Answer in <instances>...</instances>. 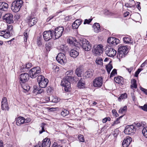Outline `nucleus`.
Masks as SVG:
<instances>
[{
	"mask_svg": "<svg viewBox=\"0 0 147 147\" xmlns=\"http://www.w3.org/2000/svg\"><path fill=\"white\" fill-rule=\"evenodd\" d=\"M54 33V31L52 30L44 31L43 33V36L45 40L47 41L52 38L55 40Z\"/></svg>",
	"mask_w": 147,
	"mask_h": 147,
	"instance_id": "0eeeda50",
	"label": "nucleus"
},
{
	"mask_svg": "<svg viewBox=\"0 0 147 147\" xmlns=\"http://www.w3.org/2000/svg\"><path fill=\"white\" fill-rule=\"evenodd\" d=\"M146 123L144 122L140 123H134L131 125H127L124 130L125 134L129 135L132 133H135L136 129V127L142 128L144 127Z\"/></svg>",
	"mask_w": 147,
	"mask_h": 147,
	"instance_id": "f257e3e1",
	"label": "nucleus"
},
{
	"mask_svg": "<svg viewBox=\"0 0 147 147\" xmlns=\"http://www.w3.org/2000/svg\"><path fill=\"white\" fill-rule=\"evenodd\" d=\"M46 78H45L42 75H40L38 76L37 80V82H38V84H39L42 81H43L45 80Z\"/></svg>",
	"mask_w": 147,
	"mask_h": 147,
	"instance_id": "473e14b6",
	"label": "nucleus"
},
{
	"mask_svg": "<svg viewBox=\"0 0 147 147\" xmlns=\"http://www.w3.org/2000/svg\"><path fill=\"white\" fill-rule=\"evenodd\" d=\"M41 72V69L39 67L37 66L32 68L29 71L30 77L35 78L38 76Z\"/></svg>",
	"mask_w": 147,
	"mask_h": 147,
	"instance_id": "423d86ee",
	"label": "nucleus"
},
{
	"mask_svg": "<svg viewBox=\"0 0 147 147\" xmlns=\"http://www.w3.org/2000/svg\"><path fill=\"white\" fill-rule=\"evenodd\" d=\"M57 61L61 64L66 63L67 61L65 55L62 53H59L56 57Z\"/></svg>",
	"mask_w": 147,
	"mask_h": 147,
	"instance_id": "9b49d317",
	"label": "nucleus"
},
{
	"mask_svg": "<svg viewBox=\"0 0 147 147\" xmlns=\"http://www.w3.org/2000/svg\"><path fill=\"white\" fill-rule=\"evenodd\" d=\"M78 139L80 142H84L85 141L83 135L81 134L78 135Z\"/></svg>",
	"mask_w": 147,
	"mask_h": 147,
	"instance_id": "ea45409f",
	"label": "nucleus"
},
{
	"mask_svg": "<svg viewBox=\"0 0 147 147\" xmlns=\"http://www.w3.org/2000/svg\"><path fill=\"white\" fill-rule=\"evenodd\" d=\"M76 24L78 25V24H79V26L81 24L82 22V21L81 19H77L75 20V21L74 22Z\"/></svg>",
	"mask_w": 147,
	"mask_h": 147,
	"instance_id": "5fc2aeb1",
	"label": "nucleus"
},
{
	"mask_svg": "<svg viewBox=\"0 0 147 147\" xmlns=\"http://www.w3.org/2000/svg\"><path fill=\"white\" fill-rule=\"evenodd\" d=\"M120 123L119 121L118 120V119H117L113 123L112 125V126H114L115 124H117L119 123Z\"/></svg>",
	"mask_w": 147,
	"mask_h": 147,
	"instance_id": "69168bd1",
	"label": "nucleus"
},
{
	"mask_svg": "<svg viewBox=\"0 0 147 147\" xmlns=\"http://www.w3.org/2000/svg\"><path fill=\"white\" fill-rule=\"evenodd\" d=\"M12 35V33H10L9 32L6 30H0V36L4 38H7Z\"/></svg>",
	"mask_w": 147,
	"mask_h": 147,
	"instance_id": "aec40b11",
	"label": "nucleus"
},
{
	"mask_svg": "<svg viewBox=\"0 0 147 147\" xmlns=\"http://www.w3.org/2000/svg\"><path fill=\"white\" fill-rule=\"evenodd\" d=\"M79 43L83 49L86 51H89L92 49L91 45L85 39H81Z\"/></svg>",
	"mask_w": 147,
	"mask_h": 147,
	"instance_id": "39448f33",
	"label": "nucleus"
},
{
	"mask_svg": "<svg viewBox=\"0 0 147 147\" xmlns=\"http://www.w3.org/2000/svg\"><path fill=\"white\" fill-rule=\"evenodd\" d=\"M140 108L141 109L144 111H147V105L146 104H145L143 106H140Z\"/></svg>",
	"mask_w": 147,
	"mask_h": 147,
	"instance_id": "680f3d73",
	"label": "nucleus"
},
{
	"mask_svg": "<svg viewBox=\"0 0 147 147\" xmlns=\"http://www.w3.org/2000/svg\"><path fill=\"white\" fill-rule=\"evenodd\" d=\"M83 71L81 67H79L76 69L75 73L78 77H81Z\"/></svg>",
	"mask_w": 147,
	"mask_h": 147,
	"instance_id": "7c9ffc66",
	"label": "nucleus"
},
{
	"mask_svg": "<svg viewBox=\"0 0 147 147\" xmlns=\"http://www.w3.org/2000/svg\"><path fill=\"white\" fill-rule=\"evenodd\" d=\"M64 28L63 26H59L56 28L54 31V36L55 39H58L62 36L64 30Z\"/></svg>",
	"mask_w": 147,
	"mask_h": 147,
	"instance_id": "1a4fd4ad",
	"label": "nucleus"
},
{
	"mask_svg": "<svg viewBox=\"0 0 147 147\" xmlns=\"http://www.w3.org/2000/svg\"><path fill=\"white\" fill-rule=\"evenodd\" d=\"M127 95L126 93L123 94L119 97L118 99L119 101H120L121 99H125L126 98H127Z\"/></svg>",
	"mask_w": 147,
	"mask_h": 147,
	"instance_id": "a19ab883",
	"label": "nucleus"
},
{
	"mask_svg": "<svg viewBox=\"0 0 147 147\" xmlns=\"http://www.w3.org/2000/svg\"><path fill=\"white\" fill-rule=\"evenodd\" d=\"M113 42L112 43L111 45L113 46H116L117 44L119 43V40L117 38H116V39L114 40H113Z\"/></svg>",
	"mask_w": 147,
	"mask_h": 147,
	"instance_id": "c03bdc74",
	"label": "nucleus"
},
{
	"mask_svg": "<svg viewBox=\"0 0 147 147\" xmlns=\"http://www.w3.org/2000/svg\"><path fill=\"white\" fill-rule=\"evenodd\" d=\"M112 112L113 114L115 115L116 117H117L119 116V114L117 113L115 109H113L112 110Z\"/></svg>",
	"mask_w": 147,
	"mask_h": 147,
	"instance_id": "0e129e2a",
	"label": "nucleus"
},
{
	"mask_svg": "<svg viewBox=\"0 0 147 147\" xmlns=\"http://www.w3.org/2000/svg\"><path fill=\"white\" fill-rule=\"evenodd\" d=\"M142 133L144 136L147 138V127L144 128L142 130Z\"/></svg>",
	"mask_w": 147,
	"mask_h": 147,
	"instance_id": "79ce46f5",
	"label": "nucleus"
},
{
	"mask_svg": "<svg viewBox=\"0 0 147 147\" xmlns=\"http://www.w3.org/2000/svg\"><path fill=\"white\" fill-rule=\"evenodd\" d=\"M140 89L143 92L146 94L147 95V89H145L142 87H141Z\"/></svg>",
	"mask_w": 147,
	"mask_h": 147,
	"instance_id": "774afa93",
	"label": "nucleus"
},
{
	"mask_svg": "<svg viewBox=\"0 0 147 147\" xmlns=\"http://www.w3.org/2000/svg\"><path fill=\"white\" fill-rule=\"evenodd\" d=\"M52 42H47L45 45V48L46 49V52H49L51 49V47L53 45Z\"/></svg>",
	"mask_w": 147,
	"mask_h": 147,
	"instance_id": "cd10ccee",
	"label": "nucleus"
},
{
	"mask_svg": "<svg viewBox=\"0 0 147 147\" xmlns=\"http://www.w3.org/2000/svg\"><path fill=\"white\" fill-rule=\"evenodd\" d=\"M114 80L116 83L120 84L121 85H123L124 84L123 78L121 76L115 77L114 78Z\"/></svg>",
	"mask_w": 147,
	"mask_h": 147,
	"instance_id": "b1692460",
	"label": "nucleus"
},
{
	"mask_svg": "<svg viewBox=\"0 0 147 147\" xmlns=\"http://www.w3.org/2000/svg\"><path fill=\"white\" fill-rule=\"evenodd\" d=\"M24 40L25 42H27V39L28 38V35L27 32H25L24 33Z\"/></svg>",
	"mask_w": 147,
	"mask_h": 147,
	"instance_id": "864d4df0",
	"label": "nucleus"
},
{
	"mask_svg": "<svg viewBox=\"0 0 147 147\" xmlns=\"http://www.w3.org/2000/svg\"><path fill=\"white\" fill-rule=\"evenodd\" d=\"M40 88H38L37 86H34L33 92L36 94Z\"/></svg>",
	"mask_w": 147,
	"mask_h": 147,
	"instance_id": "052dcab7",
	"label": "nucleus"
},
{
	"mask_svg": "<svg viewBox=\"0 0 147 147\" xmlns=\"http://www.w3.org/2000/svg\"><path fill=\"white\" fill-rule=\"evenodd\" d=\"M103 79L102 77H99L95 78L93 82V86L94 87H101L102 85Z\"/></svg>",
	"mask_w": 147,
	"mask_h": 147,
	"instance_id": "4468645a",
	"label": "nucleus"
},
{
	"mask_svg": "<svg viewBox=\"0 0 147 147\" xmlns=\"http://www.w3.org/2000/svg\"><path fill=\"white\" fill-rule=\"evenodd\" d=\"M23 1L22 0H15L11 4V8L12 11L14 12L17 13L19 11L22 7Z\"/></svg>",
	"mask_w": 147,
	"mask_h": 147,
	"instance_id": "20e7f679",
	"label": "nucleus"
},
{
	"mask_svg": "<svg viewBox=\"0 0 147 147\" xmlns=\"http://www.w3.org/2000/svg\"><path fill=\"white\" fill-rule=\"evenodd\" d=\"M105 51L107 55L110 57H113L116 54V50L108 45H107V47L105 49Z\"/></svg>",
	"mask_w": 147,
	"mask_h": 147,
	"instance_id": "9d476101",
	"label": "nucleus"
},
{
	"mask_svg": "<svg viewBox=\"0 0 147 147\" xmlns=\"http://www.w3.org/2000/svg\"><path fill=\"white\" fill-rule=\"evenodd\" d=\"M143 70L142 69V68H139L136 71L135 73V77H138V75L140 72L142 71Z\"/></svg>",
	"mask_w": 147,
	"mask_h": 147,
	"instance_id": "8fccbe9b",
	"label": "nucleus"
},
{
	"mask_svg": "<svg viewBox=\"0 0 147 147\" xmlns=\"http://www.w3.org/2000/svg\"><path fill=\"white\" fill-rule=\"evenodd\" d=\"M84 80V78H81L78 81L77 86L79 88H83L84 87L85 83Z\"/></svg>",
	"mask_w": 147,
	"mask_h": 147,
	"instance_id": "4be33fe9",
	"label": "nucleus"
},
{
	"mask_svg": "<svg viewBox=\"0 0 147 147\" xmlns=\"http://www.w3.org/2000/svg\"><path fill=\"white\" fill-rule=\"evenodd\" d=\"M25 121L24 118L22 117H19L16 119V124L18 126L20 125L21 124L24 123Z\"/></svg>",
	"mask_w": 147,
	"mask_h": 147,
	"instance_id": "5701e85b",
	"label": "nucleus"
},
{
	"mask_svg": "<svg viewBox=\"0 0 147 147\" xmlns=\"http://www.w3.org/2000/svg\"><path fill=\"white\" fill-rule=\"evenodd\" d=\"M136 81L135 79H133L131 80V88L133 89L134 88H136L137 87V85L136 84Z\"/></svg>",
	"mask_w": 147,
	"mask_h": 147,
	"instance_id": "2f4dec72",
	"label": "nucleus"
},
{
	"mask_svg": "<svg viewBox=\"0 0 147 147\" xmlns=\"http://www.w3.org/2000/svg\"><path fill=\"white\" fill-rule=\"evenodd\" d=\"M104 13L106 15L109 16H112L114 14L113 13L107 10H105Z\"/></svg>",
	"mask_w": 147,
	"mask_h": 147,
	"instance_id": "de8ad7c7",
	"label": "nucleus"
},
{
	"mask_svg": "<svg viewBox=\"0 0 147 147\" xmlns=\"http://www.w3.org/2000/svg\"><path fill=\"white\" fill-rule=\"evenodd\" d=\"M72 26L73 29H76L78 28L79 24L77 25L74 22L72 24Z\"/></svg>",
	"mask_w": 147,
	"mask_h": 147,
	"instance_id": "6e6d98bb",
	"label": "nucleus"
},
{
	"mask_svg": "<svg viewBox=\"0 0 147 147\" xmlns=\"http://www.w3.org/2000/svg\"><path fill=\"white\" fill-rule=\"evenodd\" d=\"M66 142V140H59L55 142L52 145L51 147H63L64 144Z\"/></svg>",
	"mask_w": 147,
	"mask_h": 147,
	"instance_id": "dca6fc26",
	"label": "nucleus"
},
{
	"mask_svg": "<svg viewBox=\"0 0 147 147\" xmlns=\"http://www.w3.org/2000/svg\"><path fill=\"white\" fill-rule=\"evenodd\" d=\"M46 125V123L44 122L42 123L41 124L40 127H41V130H40L39 131V134H41L43 132H45V131L44 126Z\"/></svg>",
	"mask_w": 147,
	"mask_h": 147,
	"instance_id": "4c0bfd02",
	"label": "nucleus"
},
{
	"mask_svg": "<svg viewBox=\"0 0 147 147\" xmlns=\"http://www.w3.org/2000/svg\"><path fill=\"white\" fill-rule=\"evenodd\" d=\"M51 144V141L50 139L47 138L42 140L41 146L42 147H50Z\"/></svg>",
	"mask_w": 147,
	"mask_h": 147,
	"instance_id": "a211bd4d",
	"label": "nucleus"
},
{
	"mask_svg": "<svg viewBox=\"0 0 147 147\" xmlns=\"http://www.w3.org/2000/svg\"><path fill=\"white\" fill-rule=\"evenodd\" d=\"M92 19H89L88 20L87 19H85L84 22V24H89L91 22Z\"/></svg>",
	"mask_w": 147,
	"mask_h": 147,
	"instance_id": "603ef678",
	"label": "nucleus"
},
{
	"mask_svg": "<svg viewBox=\"0 0 147 147\" xmlns=\"http://www.w3.org/2000/svg\"><path fill=\"white\" fill-rule=\"evenodd\" d=\"M127 106H125L123 107L120 108L119 111V113H125L127 111Z\"/></svg>",
	"mask_w": 147,
	"mask_h": 147,
	"instance_id": "72a5a7b5",
	"label": "nucleus"
},
{
	"mask_svg": "<svg viewBox=\"0 0 147 147\" xmlns=\"http://www.w3.org/2000/svg\"><path fill=\"white\" fill-rule=\"evenodd\" d=\"M52 69L55 72H57L59 70V67L56 65H52Z\"/></svg>",
	"mask_w": 147,
	"mask_h": 147,
	"instance_id": "37998d69",
	"label": "nucleus"
},
{
	"mask_svg": "<svg viewBox=\"0 0 147 147\" xmlns=\"http://www.w3.org/2000/svg\"><path fill=\"white\" fill-rule=\"evenodd\" d=\"M117 74V69H114L111 72L110 76V78H111L112 77H113L114 76L115 74Z\"/></svg>",
	"mask_w": 147,
	"mask_h": 147,
	"instance_id": "09e8293b",
	"label": "nucleus"
},
{
	"mask_svg": "<svg viewBox=\"0 0 147 147\" xmlns=\"http://www.w3.org/2000/svg\"><path fill=\"white\" fill-rule=\"evenodd\" d=\"M29 78V76L28 74L25 73L21 74L20 76V83L22 85L28 81Z\"/></svg>",
	"mask_w": 147,
	"mask_h": 147,
	"instance_id": "ddd939ff",
	"label": "nucleus"
},
{
	"mask_svg": "<svg viewBox=\"0 0 147 147\" xmlns=\"http://www.w3.org/2000/svg\"><path fill=\"white\" fill-rule=\"evenodd\" d=\"M96 62L97 64L102 65L103 64V60L100 58H97L96 59Z\"/></svg>",
	"mask_w": 147,
	"mask_h": 147,
	"instance_id": "e433bc0d",
	"label": "nucleus"
},
{
	"mask_svg": "<svg viewBox=\"0 0 147 147\" xmlns=\"http://www.w3.org/2000/svg\"><path fill=\"white\" fill-rule=\"evenodd\" d=\"M116 39V38L113 37H109L107 40V42L110 45H111L113 40H114Z\"/></svg>",
	"mask_w": 147,
	"mask_h": 147,
	"instance_id": "58836bf2",
	"label": "nucleus"
},
{
	"mask_svg": "<svg viewBox=\"0 0 147 147\" xmlns=\"http://www.w3.org/2000/svg\"><path fill=\"white\" fill-rule=\"evenodd\" d=\"M13 26L12 25H9L7 26V30H6L7 31H8L10 33H12V31L13 29Z\"/></svg>",
	"mask_w": 147,
	"mask_h": 147,
	"instance_id": "49530a36",
	"label": "nucleus"
},
{
	"mask_svg": "<svg viewBox=\"0 0 147 147\" xmlns=\"http://www.w3.org/2000/svg\"><path fill=\"white\" fill-rule=\"evenodd\" d=\"M128 49L127 46H124L121 45L118 48L117 58L120 59L121 58L125 57L128 52Z\"/></svg>",
	"mask_w": 147,
	"mask_h": 147,
	"instance_id": "7ed1b4c3",
	"label": "nucleus"
},
{
	"mask_svg": "<svg viewBox=\"0 0 147 147\" xmlns=\"http://www.w3.org/2000/svg\"><path fill=\"white\" fill-rule=\"evenodd\" d=\"M29 26L31 27L35 25L37 21V19L31 16H28L26 18Z\"/></svg>",
	"mask_w": 147,
	"mask_h": 147,
	"instance_id": "f8f14e48",
	"label": "nucleus"
},
{
	"mask_svg": "<svg viewBox=\"0 0 147 147\" xmlns=\"http://www.w3.org/2000/svg\"><path fill=\"white\" fill-rule=\"evenodd\" d=\"M69 113V111L67 110L64 109L61 113V115L65 117Z\"/></svg>",
	"mask_w": 147,
	"mask_h": 147,
	"instance_id": "c9c22d12",
	"label": "nucleus"
},
{
	"mask_svg": "<svg viewBox=\"0 0 147 147\" xmlns=\"http://www.w3.org/2000/svg\"><path fill=\"white\" fill-rule=\"evenodd\" d=\"M132 140V139L129 136L127 137L122 143L123 147H127Z\"/></svg>",
	"mask_w": 147,
	"mask_h": 147,
	"instance_id": "6ab92c4d",
	"label": "nucleus"
},
{
	"mask_svg": "<svg viewBox=\"0 0 147 147\" xmlns=\"http://www.w3.org/2000/svg\"><path fill=\"white\" fill-rule=\"evenodd\" d=\"M92 51L96 55H100L103 52V46L101 45H95L92 48Z\"/></svg>",
	"mask_w": 147,
	"mask_h": 147,
	"instance_id": "6e6552de",
	"label": "nucleus"
},
{
	"mask_svg": "<svg viewBox=\"0 0 147 147\" xmlns=\"http://www.w3.org/2000/svg\"><path fill=\"white\" fill-rule=\"evenodd\" d=\"M94 72V70L92 69L88 70L85 74V77L86 78L92 77L93 75Z\"/></svg>",
	"mask_w": 147,
	"mask_h": 147,
	"instance_id": "393cba45",
	"label": "nucleus"
},
{
	"mask_svg": "<svg viewBox=\"0 0 147 147\" xmlns=\"http://www.w3.org/2000/svg\"><path fill=\"white\" fill-rule=\"evenodd\" d=\"M1 108L3 110L8 111L9 109V108L8 103L1 104Z\"/></svg>",
	"mask_w": 147,
	"mask_h": 147,
	"instance_id": "f704fd0d",
	"label": "nucleus"
},
{
	"mask_svg": "<svg viewBox=\"0 0 147 147\" xmlns=\"http://www.w3.org/2000/svg\"><path fill=\"white\" fill-rule=\"evenodd\" d=\"M93 27L94 31L95 32L98 33L100 31V26L99 23H95L93 25Z\"/></svg>",
	"mask_w": 147,
	"mask_h": 147,
	"instance_id": "c85d7f7f",
	"label": "nucleus"
},
{
	"mask_svg": "<svg viewBox=\"0 0 147 147\" xmlns=\"http://www.w3.org/2000/svg\"><path fill=\"white\" fill-rule=\"evenodd\" d=\"M78 79H74L71 76H68L63 78L61 80V85L62 86L64 87V90L65 91L68 92L70 88V82L75 80V82L77 81Z\"/></svg>",
	"mask_w": 147,
	"mask_h": 147,
	"instance_id": "f03ea898",
	"label": "nucleus"
},
{
	"mask_svg": "<svg viewBox=\"0 0 147 147\" xmlns=\"http://www.w3.org/2000/svg\"><path fill=\"white\" fill-rule=\"evenodd\" d=\"M111 62V61H110L109 63L107 65H106V67L107 70H111L113 68V66L112 65L110 64V63Z\"/></svg>",
	"mask_w": 147,
	"mask_h": 147,
	"instance_id": "a18cd8bd",
	"label": "nucleus"
},
{
	"mask_svg": "<svg viewBox=\"0 0 147 147\" xmlns=\"http://www.w3.org/2000/svg\"><path fill=\"white\" fill-rule=\"evenodd\" d=\"M7 98L5 97H4L2 100L1 102V104H7Z\"/></svg>",
	"mask_w": 147,
	"mask_h": 147,
	"instance_id": "e2e57ef3",
	"label": "nucleus"
},
{
	"mask_svg": "<svg viewBox=\"0 0 147 147\" xmlns=\"http://www.w3.org/2000/svg\"><path fill=\"white\" fill-rule=\"evenodd\" d=\"M119 132V131L117 129H116L114 131L113 136L115 137H116Z\"/></svg>",
	"mask_w": 147,
	"mask_h": 147,
	"instance_id": "3c124183",
	"label": "nucleus"
},
{
	"mask_svg": "<svg viewBox=\"0 0 147 147\" xmlns=\"http://www.w3.org/2000/svg\"><path fill=\"white\" fill-rule=\"evenodd\" d=\"M3 19L8 24L12 23L14 22L13 15L11 13H8L5 14L3 17Z\"/></svg>",
	"mask_w": 147,
	"mask_h": 147,
	"instance_id": "2eb2a0df",
	"label": "nucleus"
},
{
	"mask_svg": "<svg viewBox=\"0 0 147 147\" xmlns=\"http://www.w3.org/2000/svg\"><path fill=\"white\" fill-rule=\"evenodd\" d=\"M79 55L78 52L75 50L72 49L69 52V55L71 57L76 58Z\"/></svg>",
	"mask_w": 147,
	"mask_h": 147,
	"instance_id": "a878e982",
	"label": "nucleus"
},
{
	"mask_svg": "<svg viewBox=\"0 0 147 147\" xmlns=\"http://www.w3.org/2000/svg\"><path fill=\"white\" fill-rule=\"evenodd\" d=\"M50 102H52L54 103H56L58 102V99L56 97H52V100L50 101Z\"/></svg>",
	"mask_w": 147,
	"mask_h": 147,
	"instance_id": "13d9d810",
	"label": "nucleus"
},
{
	"mask_svg": "<svg viewBox=\"0 0 147 147\" xmlns=\"http://www.w3.org/2000/svg\"><path fill=\"white\" fill-rule=\"evenodd\" d=\"M49 82L48 80L46 78L45 80L42 81L39 84V85L40 86V87L41 88H45L46 87Z\"/></svg>",
	"mask_w": 147,
	"mask_h": 147,
	"instance_id": "bb28decb",
	"label": "nucleus"
},
{
	"mask_svg": "<svg viewBox=\"0 0 147 147\" xmlns=\"http://www.w3.org/2000/svg\"><path fill=\"white\" fill-rule=\"evenodd\" d=\"M8 7V5L4 2H0V16H1V11H5Z\"/></svg>",
	"mask_w": 147,
	"mask_h": 147,
	"instance_id": "f3484780",
	"label": "nucleus"
},
{
	"mask_svg": "<svg viewBox=\"0 0 147 147\" xmlns=\"http://www.w3.org/2000/svg\"><path fill=\"white\" fill-rule=\"evenodd\" d=\"M123 40L124 43L126 44L132 43L133 42V41L131 40L130 37L129 36H125L123 37Z\"/></svg>",
	"mask_w": 147,
	"mask_h": 147,
	"instance_id": "c756f323",
	"label": "nucleus"
},
{
	"mask_svg": "<svg viewBox=\"0 0 147 147\" xmlns=\"http://www.w3.org/2000/svg\"><path fill=\"white\" fill-rule=\"evenodd\" d=\"M53 88L52 87H48L47 88V91L48 93H50L53 90Z\"/></svg>",
	"mask_w": 147,
	"mask_h": 147,
	"instance_id": "bf43d9fd",
	"label": "nucleus"
},
{
	"mask_svg": "<svg viewBox=\"0 0 147 147\" xmlns=\"http://www.w3.org/2000/svg\"><path fill=\"white\" fill-rule=\"evenodd\" d=\"M32 66V64L30 63L26 64V65L22 66L20 68V70L21 72L27 71L28 69Z\"/></svg>",
	"mask_w": 147,
	"mask_h": 147,
	"instance_id": "412c9836",
	"label": "nucleus"
},
{
	"mask_svg": "<svg viewBox=\"0 0 147 147\" xmlns=\"http://www.w3.org/2000/svg\"><path fill=\"white\" fill-rule=\"evenodd\" d=\"M123 67H125L126 68V70H127L129 72L130 74L131 71L133 70V67H131L130 68H127L125 66H123Z\"/></svg>",
	"mask_w": 147,
	"mask_h": 147,
	"instance_id": "338daca9",
	"label": "nucleus"
},
{
	"mask_svg": "<svg viewBox=\"0 0 147 147\" xmlns=\"http://www.w3.org/2000/svg\"><path fill=\"white\" fill-rule=\"evenodd\" d=\"M111 120V118L109 117H105L102 119V121L103 123H105L107 121H110Z\"/></svg>",
	"mask_w": 147,
	"mask_h": 147,
	"instance_id": "4d7b16f0",
	"label": "nucleus"
}]
</instances>
